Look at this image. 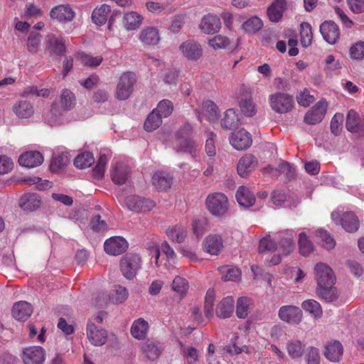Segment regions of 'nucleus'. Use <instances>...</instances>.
<instances>
[{
  "label": "nucleus",
  "instance_id": "69168bd1",
  "mask_svg": "<svg viewBox=\"0 0 364 364\" xmlns=\"http://www.w3.org/2000/svg\"><path fill=\"white\" fill-rule=\"evenodd\" d=\"M90 227L92 230L96 232L105 231L107 229L106 222L101 220V217L99 215H95L92 218L90 223Z\"/></svg>",
  "mask_w": 364,
  "mask_h": 364
},
{
  "label": "nucleus",
  "instance_id": "412c9836",
  "mask_svg": "<svg viewBox=\"0 0 364 364\" xmlns=\"http://www.w3.org/2000/svg\"><path fill=\"white\" fill-rule=\"evenodd\" d=\"M223 247L222 236L217 234L210 235L203 242V250L211 255H218Z\"/></svg>",
  "mask_w": 364,
  "mask_h": 364
},
{
  "label": "nucleus",
  "instance_id": "864d4df0",
  "mask_svg": "<svg viewBox=\"0 0 364 364\" xmlns=\"http://www.w3.org/2000/svg\"><path fill=\"white\" fill-rule=\"evenodd\" d=\"M301 307L316 317H321L322 315V309L320 304L314 299H307L302 302Z\"/></svg>",
  "mask_w": 364,
  "mask_h": 364
},
{
  "label": "nucleus",
  "instance_id": "393cba45",
  "mask_svg": "<svg viewBox=\"0 0 364 364\" xmlns=\"http://www.w3.org/2000/svg\"><path fill=\"white\" fill-rule=\"evenodd\" d=\"M286 9V0H274L267 10L269 21L274 23L279 22L283 17V13Z\"/></svg>",
  "mask_w": 364,
  "mask_h": 364
},
{
  "label": "nucleus",
  "instance_id": "72a5a7b5",
  "mask_svg": "<svg viewBox=\"0 0 364 364\" xmlns=\"http://www.w3.org/2000/svg\"><path fill=\"white\" fill-rule=\"evenodd\" d=\"M139 38L142 43L149 46H154L160 40L158 30L154 27L144 28L140 33Z\"/></svg>",
  "mask_w": 364,
  "mask_h": 364
},
{
  "label": "nucleus",
  "instance_id": "c9c22d12",
  "mask_svg": "<svg viewBox=\"0 0 364 364\" xmlns=\"http://www.w3.org/2000/svg\"><path fill=\"white\" fill-rule=\"evenodd\" d=\"M148 328V322L140 318L134 321L131 328V333L135 338L143 339L147 333Z\"/></svg>",
  "mask_w": 364,
  "mask_h": 364
},
{
  "label": "nucleus",
  "instance_id": "9b49d317",
  "mask_svg": "<svg viewBox=\"0 0 364 364\" xmlns=\"http://www.w3.org/2000/svg\"><path fill=\"white\" fill-rule=\"evenodd\" d=\"M327 107L328 104L326 100L318 101L306 113L304 122L311 125L320 123L326 113Z\"/></svg>",
  "mask_w": 364,
  "mask_h": 364
},
{
  "label": "nucleus",
  "instance_id": "4d7b16f0",
  "mask_svg": "<svg viewBox=\"0 0 364 364\" xmlns=\"http://www.w3.org/2000/svg\"><path fill=\"white\" fill-rule=\"evenodd\" d=\"M208 44L215 50L230 48V41L229 38L220 35L215 36L212 39H210Z\"/></svg>",
  "mask_w": 364,
  "mask_h": 364
},
{
  "label": "nucleus",
  "instance_id": "49530a36",
  "mask_svg": "<svg viewBox=\"0 0 364 364\" xmlns=\"http://www.w3.org/2000/svg\"><path fill=\"white\" fill-rule=\"evenodd\" d=\"M171 287L172 289L181 296V298H183L188 291L189 284L185 278L176 276L173 279Z\"/></svg>",
  "mask_w": 364,
  "mask_h": 364
},
{
  "label": "nucleus",
  "instance_id": "ddd939ff",
  "mask_svg": "<svg viewBox=\"0 0 364 364\" xmlns=\"http://www.w3.org/2000/svg\"><path fill=\"white\" fill-rule=\"evenodd\" d=\"M87 336L90 342L95 346L104 345L107 339V331L89 321L87 325Z\"/></svg>",
  "mask_w": 364,
  "mask_h": 364
},
{
  "label": "nucleus",
  "instance_id": "a211bd4d",
  "mask_svg": "<svg viewBox=\"0 0 364 364\" xmlns=\"http://www.w3.org/2000/svg\"><path fill=\"white\" fill-rule=\"evenodd\" d=\"M258 164L257 159L252 154H246L242 156L238 161L237 171L238 174L245 178L248 174L255 170Z\"/></svg>",
  "mask_w": 364,
  "mask_h": 364
},
{
  "label": "nucleus",
  "instance_id": "de8ad7c7",
  "mask_svg": "<svg viewBox=\"0 0 364 364\" xmlns=\"http://www.w3.org/2000/svg\"><path fill=\"white\" fill-rule=\"evenodd\" d=\"M316 236L318 240V242L326 249L331 250L335 247L336 242L333 238L323 229H318L316 231Z\"/></svg>",
  "mask_w": 364,
  "mask_h": 364
},
{
  "label": "nucleus",
  "instance_id": "423d86ee",
  "mask_svg": "<svg viewBox=\"0 0 364 364\" xmlns=\"http://www.w3.org/2000/svg\"><path fill=\"white\" fill-rule=\"evenodd\" d=\"M206 206L210 213L215 216L223 215L228 208V200L222 193H214L206 198Z\"/></svg>",
  "mask_w": 364,
  "mask_h": 364
},
{
  "label": "nucleus",
  "instance_id": "13d9d810",
  "mask_svg": "<svg viewBox=\"0 0 364 364\" xmlns=\"http://www.w3.org/2000/svg\"><path fill=\"white\" fill-rule=\"evenodd\" d=\"M299 247L301 255H309L314 250V245L304 232L299 235Z\"/></svg>",
  "mask_w": 364,
  "mask_h": 364
},
{
  "label": "nucleus",
  "instance_id": "8fccbe9b",
  "mask_svg": "<svg viewBox=\"0 0 364 364\" xmlns=\"http://www.w3.org/2000/svg\"><path fill=\"white\" fill-rule=\"evenodd\" d=\"M162 123V119L156 111H152L147 117L144 122V129L147 132L156 130Z\"/></svg>",
  "mask_w": 364,
  "mask_h": 364
},
{
  "label": "nucleus",
  "instance_id": "4be33fe9",
  "mask_svg": "<svg viewBox=\"0 0 364 364\" xmlns=\"http://www.w3.org/2000/svg\"><path fill=\"white\" fill-rule=\"evenodd\" d=\"M130 168L122 162H118L111 170L112 181L117 185L124 184L129 177Z\"/></svg>",
  "mask_w": 364,
  "mask_h": 364
},
{
  "label": "nucleus",
  "instance_id": "f704fd0d",
  "mask_svg": "<svg viewBox=\"0 0 364 364\" xmlns=\"http://www.w3.org/2000/svg\"><path fill=\"white\" fill-rule=\"evenodd\" d=\"M141 350L149 360L156 359L160 353L161 349L159 346L153 341H147L141 343Z\"/></svg>",
  "mask_w": 364,
  "mask_h": 364
},
{
  "label": "nucleus",
  "instance_id": "39448f33",
  "mask_svg": "<svg viewBox=\"0 0 364 364\" xmlns=\"http://www.w3.org/2000/svg\"><path fill=\"white\" fill-rule=\"evenodd\" d=\"M331 219L337 225H341L342 228L348 232H356L360 226L358 218L352 211L343 213L333 212Z\"/></svg>",
  "mask_w": 364,
  "mask_h": 364
},
{
  "label": "nucleus",
  "instance_id": "f3484780",
  "mask_svg": "<svg viewBox=\"0 0 364 364\" xmlns=\"http://www.w3.org/2000/svg\"><path fill=\"white\" fill-rule=\"evenodd\" d=\"M179 48L183 55L191 60H197L203 55L201 46L193 40H188L183 42Z\"/></svg>",
  "mask_w": 364,
  "mask_h": 364
},
{
  "label": "nucleus",
  "instance_id": "37998d69",
  "mask_svg": "<svg viewBox=\"0 0 364 364\" xmlns=\"http://www.w3.org/2000/svg\"><path fill=\"white\" fill-rule=\"evenodd\" d=\"M128 297V290L127 288L114 285L110 291L109 299L114 304H121L124 302Z\"/></svg>",
  "mask_w": 364,
  "mask_h": 364
},
{
  "label": "nucleus",
  "instance_id": "3c124183",
  "mask_svg": "<svg viewBox=\"0 0 364 364\" xmlns=\"http://www.w3.org/2000/svg\"><path fill=\"white\" fill-rule=\"evenodd\" d=\"M95 161L93 155L90 152L79 154L74 160V164L77 168L83 169L90 167Z\"/></svg>",
  "mask_w": 364,
  "mask_h": 364
},
{
  "label": "nucleus",
  "instance_id": "680f3d73",
  "mask_svg": "<svg viewBox=\"0 0 364 364\" xmlns=\"http://www.w3.org/2000/svg\"><path fill=\"white\" fill-rule=\"evenodd\" d=\"M79 59L84 65L92 68L100 65L103 60L100 55L93 57L83 53L79 54Z\"/></svg>",
  "mask_w": 364,
  "mask_h": 364
},
{
  "label": "nucleus",
  "instance_id": "2eb2a0df",
  "mask_svg": "<svg viewBox=\"0 0 364 364\" xmlns=\"http://www.w3.org/2000/svg\"><path fill=\"white\" fill-rule=\"evenodd\" d=\"M128 248V242L122 237H112L107 239L104 244L105 251L110 255H119Z\"/></svg>",
  "mask_w": 364,
  "mask_h": 364
},
{
  "label": "nucleus",
  "instance_id": "0e129e2a",
  "mask_svg": "<svg viewBox=\"0 0 364 364\" xmlns=\"http://www.w3.org/2000/svg\"><path fill=\"white\" fill-rule=\"evenodd\" d=\"M203 110L210 120L214 121L218 119V107L213 101H205L203 104Z\"/></svg>",
  "mask_w": 364,
  "mask_h": 364
},
{
  "label": "nucleus",
  "instance_id": "f03ea898",
  "mask_svg": "<svg viewBox=\"0 0 364 364\" xmlns=\"http://www.w3.org/2000/svg\"><path fill=\"white\" fill-rule=\"evenodd\" d=\"M193 127L186 122L181 126L175 134L176 152L188 153L191 158L198 160L200 146L192 138Z\"/></svg>",
  "mask_w": 364,
  "mask_h": 364
},
{
  "label": "nucleus",
  "instance_id": "a878e982",
  "mask_svg": "<svg viewBox=\"0 0 364 364\" xmlns=\"http://www.w3.org/2000/svg\"><path fill=\"white\" fill-rule=\"evenodd\" d=\"M33 313L31 304L25 301H20L14 304L12 309L13 316L18 321H25Z\"/></svg>",
  "mask_w": 364,
  "mask_h": 364
},
{
  "label": "nucleus",
  "instance_id": "bb28decb",
  "mask_svg": "<svg viewBox=\"0 0 364 364\" xmlns=\"http://www.w3.org/2000/svg\"><path fill=\"white\" fill-rule=\"evenodd\" d=\"M172 182V176L166 172L157 171L152 176V184L159 191L170 188Z\"/></svg>",
  "mask_w": 364,
  "mask_h": 364
},
{
  "label": "nucleus",
  "instance_id": "6e6552de",
  "mask_svg": "<svg viewBox=\"0 0 364 364\" xmlns=\"http://www.w3.org/2000/svg\"><path fill=\"white\" fill-rule=\"evenodd\" d=\"M45 54L50 57L62 56L66 53L65 41L61 36L49 33L46 36Z\"/></svg>",
  "mask_w": 364,
  "mask_h": 364
},
{
  "label": "nucleus",
  "instance_id": "58836bf2",
  "mask_svg": "<svg viewBox=\"0 0 364 364\" xmlns=\"http://www.w3.org/2000/svg\"><path fill=\"white\" fill-rule=\"evenodd\" d=\"M238 122L239 118L236 112L233 109H229L225 111L221 119V127L225 129H232L237 125Z\"/></svg>",
  "mask_w": 364,
  "mask_h": 364
},
{
  "label": "nucleus",
  "instance_id": "cd10ccee",
  "mask_svg": "<svg viewBox=\"0 0 364 364\" xmlns=\"http://www.w3.org/2000/svg\"><path fill=\"white\" fill-rule=\"evenodd\" d=\"M234 310V299L232 296L223 298L217 305L215 313L220 318H227L232 316Z\"/></svg>",
  "mask_w": 364,
  "mask_h": 364
},
{
  "label": "nucleus",
  "instance_id": "5701e85b",
  "mask_svg": "<svg viewBox=\"0 0 364 364\" xmlns=\"http://www.w3.org/2000/svg\"><path fill=\"white\" fill-rule=\"evenodd\" d=\"M43 162V156L38 151H30L22 154L18 158L21 166L33 168L40 166Z\"/></svg>",
  "mask_w": 364,
  "mask_h": 364
},
{
  "label": "nucleus",
  "instance_id": "7ed1b4c3",
  "mask_svg": "<svg viewBox=\"0 0 364 364\" xmlns=\"http://www.w3.org/2000/svg\"><path fill=\"white\" fill-rule=\"evenodd\" d=\"M137 77L133 72L123 73L118 79L114 92L115 97L119 100H127L134 90Z\"/></svg>",
  "mask_w": 364,
  "mask_h": 364
},
{
  "label": "nucleus",
  "instance_id": "c85d7f7f",
  "mask_svg": "<svg viewBox=\"0 0 364 364\" xmlns=\"http://www.w3.org/2000/svg\"><path fill=\"white\" fill-rule=\"evenodd\" d=\"M295 236V232L290 230L279 233L278 237L280 239L279 246L280 248L282 249L284 255H289L294 250V239Z\"/></svg>",
  "mask_w": 364,
  "mask_h": 364
},
{
  "label": "nucleus",
  "instance_id": "2f4dec72",
  "mask_svg": "<svg viewBox=\"0 0 364 364\" xmlns=\"http://www.w3.org/2000/svg\"><path fill=\"white\" fill-rule=\"evenodd\" d=\"M19 205L25 210H36L41 205L40 197L37 193H26L21 197Z\"/></svg>",
  "mask_w": 364,
  "mask_h": 364
},
{
  "label": "nucleus",
  "instance_id": "f8f14e48",
  "mask_svg": "<svg viewBox=\"0 0 364 364\" xmlns=\"http://www.w3.org/2000/svg\"><path fill=\"white\" fill-rule=\"evenodd\" d=\"M279 318L290 324H298L302 318L301 310L294 305H285L279 308L278 311Z\"/></svg>",
  "mask_w": 364,
  "mask_h": 364
},
{
  "label": "nucleus",
  "instance_id": "79ce46f5",
  "mask_svg": "<svg viewBox=\"0 0 364 364\" xmlns=\"http://www.w3.org/2000/svg\"><path fill=\"white\" fill-rule=\"evenodd\" d=\"M60 103L62 110H70L75 105V97L74 94L70 90L64 89L60 95Z\"/></svg>",
  "mask_w": 364,
  "mask_h": 364
},
{
  "label": "nucleus",
  "instance_id": "aec40b11",
  "mask_svg": "<svg viewBox=\"0 0 364 364\" xmlns=\"http://www.w3.org/2000/svg\"><path fill=\"white\" fill-rule=\"evenodd\" d=\"M199 27L207 34L217 33L221 27L220 19L216 15L208 14L203 17Z\"/></svg>",
  "mask_w": 364,
  "mask_h": 364
},
{
  "label": "nucleus",
  "instance_id": "e2e57ef3",
  "mask_svg": "<svg viewBox=\"0 0 364 364\" xmlns=\"http://www.w3.org/2000/svg\"><path fill=\"white\" fill-rule=\"evenodd\" d=\"M215 301V291L209 289L205 297L204 313L207 317L213 315V303Z\"/></svg>",
  "mask_w": 364,
  "mask_h": 364
},
{
  "label": "nucleus",
  "instance_id": "ea45409f",
  "mask_svg": "<svg viewBox=\"0 0 364 364\" xmlns=\"http://www.w3.org/2000/svg\"><path fill=\"white\" fill-rule=\"evenodd\" d=\"M252 304V299L247 296L238 298L236 304V315L240 318H245L249 312Z\"/></svg>",
  "mask_w": 364,
  "mask_h": 364
},
{
  "label": "nucleus",
  "instance_id": "c756f323",
  "mask_svg": "<svg viewBox=\"0 0 364 364\" xmlns=\"http://www.w3.org/2000/svg\"><path fill=\"white\" fill-rule=\"evenodd\" d=\"M343 352V348L341 343L338 341H334L326 346L323 354L328 360L337 362L342 356Z\"/></svg>",
  "mask_w": 364,
  "mask_h": 364
},
{
  "label": "nucleus",
  "instance_id": "20e7f679",
  "mask_svg": "<svg viewBox=\"0 0 364 364\" xmlns=\"http://www.w3.org/2000/svg\"><path fill=\"white\" fill-rule=\"evenodd\" d=\"M119 267L122 275L127 279H132L141 268V257L137 254H127L122 257Z\"/></svg>",
  "mask_w": 364,
  "mask_h": 364
},
{
  "label": "nucleus",
  "instance_id": "473e14b6",
  "mask_svg": "<svg viewBox=\"0 0 364 364\" xmlns=\"http://www.w3.org/2000/svg\"><path fill=\"white\" fill-rule=\"evenodd\" d=\"M13 111L18 117L25 119L29 118L33 114L34 109L31 102L21 100L14 105Z\"/></svg>",
  "mask_w": 364,
  "mask_h": 364
},
{
  "label": "nucleus",
  "instance_id": "6e6d98bb",
  "mask_svg": "<svg viewBox=\"0 0 364 364\" xmlns=\"http://www.w3.org/2000/svg\"><path fill=\"white\" fill-rule=\"evenodd\" d=\"M70 162V158L68 154H60L54 156L50 165V169L52 172H56L59 169L67 166Z\"/></svg>",
  "mask_w": 364,
  "mask_h": 364
},
{
  "label": "nucleus",
  "instance_id": "052dcab7",
  "mask_svg": "<svg viewBox=\"0 0 364 364\" xmlns=\"http://www.w3.org/2000/svg\"><path fill=\"white\" fill-rule=\"evenodd\" d=\"M287 348L289 355L293 358L301 357L304 353V346L300 341H289Z\"/></svg>",
  "mask_w": 364,
  "mask_h": 364
},
{
  "label": "nucleus",
  "instance_id": "0eeeda50",
  "mask_svg": "<svg viewBox=\"0 0 364 364\" xmlns=\"http://www.w3.org/2000/svg\"><path fill=\"white\" fill-rule=\"evenodd\" d=\"M271 108L277 113H287L294 107V100L291 96L282 92H277L269 96Z\"/></svg>",
  "mask_w": 364,
  "mask_h": 364
},
{
  "label": "nucleus",
  "instance_id": "1a4fd4ad",
  "mask_svg": "<svg viewBox=\"0 0 364 364\" xmlns=\"http://www.w3.org/2000/svg\"><path fill=\"white\" fill-rule=\"evenodd\" d=\"M21 358L24 364H43L46 351L41 346H29L23 349Z\"/></svg>",
  "mask_w": 364,
  "mask_h": 364
},
{
  "label": "nucleus",
  "instance_id": "9d476101",
  "mask_svg": "<svg viewBox=\"0 0 364 364\" xmlns=\"http://www.w3.org/2000/svg\"><path fill=\"white\" fill-rule=\"evenodd\" d=\"M127 208L135 212L150 211L155 205L154 201L138 196H129L125 199Z\"/></svg>",
  "mask_w": 364,
  "mask_h": 364
},
{
  "label": "nucleus",
  "instance_id": "f257e3e1",
  "mask_svg": "<svg viewBox=\"0 0 364 364\" xmlns=\"http://www.w3.org/2000/svg\"><path fill=\"white\" fill-rule=\"evenodd\" d=\"M318 296L326 302L336 301L339 296L337 288L334 286L336 277L329 266L324 263H317L314 267Z\"/></svg>",
  "mask_w": 364,
  "mask_h": 364
},
{
  "label": "nucleus",
  "instance_id": "a19ab883",
  "mask_svg": "<svg viewBox=\"0 0 364 364\" xmlns=\"http://www.w3.org/2000/svg\"><path fill=\"white\" fill-rule=\"evenodd\" d=\"M110 12V7L107 4H103L99 9H95L92 13V19L94 23L97 26H102L107 21L108 14Z\"/></svg>",
  "mask_w": 364,
  "mask_h": 364
},
{
  "label": "nucleus",
  "instance_id": "6ab92c4d",
  "mask_svg": "<svg viewBox=\"0 0 364 364\" xmlns=\"http://www.w3.org/2000/svg\"><path fill=\"white\" fill-rule=\"evenodd\" d=\"M75 13L68 4L58 5L53 8L50 12V18L60 22L70 21Z\"/></svg>",
  "mask_w": 364,
  "mask_h": 364
},
{
  "label": "nucleus",
  "instance_id": "a18cd8bd",
  "mask_svg": "<svg viewBox=\"0 0 364 364\" xmlns=\"http://www.w3.org/2000/svg\"><path fill=\"white\" fill-rule=\"evenodd\" d=\"M263 27L262 19L257 16H253L245 21L242 28L247 33H255Z\"/></svg>",
  "mask_w": 364,
  "mask_h": 364
},
{
  "label": "nucleus",
  "instance_id": "e433bc0d",
  "mask_svg": "<svg viewBox=\"0 0 364 364\" xmlns=\"http://www.w3.org/2000/svg\"><path fill=\"white\" fill-rule=\"evenodd\" d=\"M142 19L141 16L136 12L131 11L124 15L123 24L128 31L135 30L140 26Z\"/></svg>",
  "mask_w": 364,
  "mask_h": 364
},
{
  "label": "nucleus",
  "instance_id": "bf43d9fd",
  "mask_svg": "<svg viewBox=\"0 0 364 364\" xmlns=\"http://www.w3.org/2000/svg\"><path fill=\"white\" fill-rule=\"evenodd\" d=\"M239 107L247 117H252L256 114L255 105L251 97L242 99L239 102Z\"/></svg>",
  "mask_w": 364,
  "mask_h": 364
},
{
  "label": "nucleus",
  "instance_id": "603ef678",
  "mask_svg": "<svg viewBox=\"0 0 364 364\" xmlns=\"http://www.w3.org/2000/svg\"><path fill=\"white\" fill-rule=\"evenodd\" d=\"M173 110V103L168 100H163L160 101L156 107L154 109L157 112V114L160 117L166 118L170 116Z\"/></svg>",
  "mask_w": 364,
  "mask_h": 364
},
{
  "label": "nucleus",
  "instance_id": "b1692460",
  "mask_svg": "<svg viewBox=\"0 0 364 364\" xmlns=\"http://www.w3.org/2000/svg\"><path fill=\"white\" fill-rule=\"evenodd\" d=\"M346 127L350 132L364 133V119H360L354 109H350L346 116Z\"/></svg>",
  "mask_w": 364,
  "mask_h": 364
},
{
  "label": "nucleus",
  "instance_id": "4c0bfd02",
  "mask_svg": "<svg viewBox=\"0 0 364 364\" xmlns=\"http://www.w3.org/2000/svg\"><path fill=\"white\" fill-rule=\"evenodd\" d=\"M166 234L170 240L173 242L181 243L185 240L187 236L186 229L178 225L169 227L166 230Z\"/></svg>",
  "mask_w": 364,
  "mask_h": 364
},
{
  "label": "nucleus",
  "instance_id": "338daca9",
  "mask_svg": "<svg viewBox=\"0 0 364 364\" xmlns=\"http://www.w3.org/2000/svg\"><path fill=\"white\" fill-rule=\"evenodd\" d=\"M258 249L259 252L273 251L277 249V245L271 240L270 236L268 235L260 240Z\"/></svg>",
  "mask_w": 364,
  "mask_h": 364
},
{
  "label": "nucleus",
  "instance_id": "5fc2aeb1",
  "mask_svg": "<svg viewBox=\"0 0 364 364\" xmlns=\"http://www.w3.org/2000/svg\"><path fill=\"white\" fill-rule=\"evenodd\" d=\"M62 114L61 110L59 109L56 102L51 105L50 110L45 115V121L50 126H53L58 123Z\"/></svg>",
  "mask_w": 364,
  "mask_h": 364
},
{
  "label": "nucleus",
  "instance_id": "c03bdc74",
  "mask_svg": "<svg viewBox=\"0 0 364 364\" xmlns=\"http://www.w3.org/2000/svg\"><path fill=\"white\" fill-rule=\"evenodd\" d=\"M219 271L223 274L222 279L224 281L235 282L240 279L241 272L239 268L231 266H223L219 268Z\"/></svg>",
  "mask_w": 364,
  "mask_h": 364
},
{
  "label": "nucleus",
  "instance_id": "4468645a",
  "mask_svg": "<svg viewBox=\"0 0 364 364\" xmlns=\"http://www.w3.org/2000/svg\"><path fill=\"white\" fill-rule=\"evenodd\" d=\"M230 143L237 150H245L252 145V136L245 129H241L232 134Z\"/></svg>",
  "mask_w": 364,
  "mask_h": 364
},
{
  "label": "nucleus",
  "instance_id": "7c9ffc66",
  "mask_svg": "<svg viewBox=\"0 0 364 364\" xmlns=\"http://www.w3.org/2000/svg\"><path fill=\"white\" fill-rule=\"evenodd\" d=\"M236 199L241 206L245 208L252 206L256 200L255 194L245 186L238 188L236 192Z\"/></svg>",
  "mask_w": 364,
  "mask_h": 364
},
{
  "label": "nucleus",
  "instance_id": "774afa93",
  "mask_svg": "<svg viewBox=\"0 0 364 364\" xmlns=\"http://www.w3.org/2000/svg\"><path fill=\"white\" fill-rule=\"evenodd\" d=\"M350 54L352 58L361 60L364 58V43L358 42L350 48Z\"/></svg>",
  "mask_w": 364,
  "mask_h": 364
},
{
  "label": "nucleus",
  "instance_id": "09e8293b",
  "mask_svg": "<svg viewBox=\"0 0 364 364\" xmlns=\"http://www.w3.org/2000/svg\"><path fill=\"white\" fill-rule=\"evenodd\" d=\"M42 39L43 37L39 33L31 32L28 37L26 43L28 51L32 54L36 53Z\"/></svg>",
  "mask_w": 364,
  "mask_h": 364
},
{
  "label": "nucleus",
  "instance_id": "dca6fc26",
  "mask_svg": "<svg viewBox=\"0 0 364 364\" xmlns=\"http://www.w3.org/2000/svg\"><path fill=\"white\" fill-rule=\"evenodd\" d=\"M320 32L323 39L330 44H335L340 36L337 24L332 21H326L320 26Z\"/></svg>",
  "mask_w": 364,
  "mask_h": 364
}]
</instances>
